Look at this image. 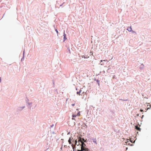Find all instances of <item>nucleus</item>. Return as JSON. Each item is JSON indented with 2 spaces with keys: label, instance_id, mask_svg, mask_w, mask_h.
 <instances>
[{
  "label": "nucleus",
  "instance_id": "1",
  "mask_svg": "<svg viewBox=\"0 0 151 151\" xmlns=\"http://www.w3.org/2000/svg\"><path fill=\"white\" fill-rule=\"evenodd\" d=\"M77 151H89V150L87 148L84 147V146L82 145L81 146V150H78Z\"/></svg>",
  "mask_w": 151,
  "mask_h": 151
},
{
  "label": "nucleus",
  "instance_id": "2",
  "mask_svg": "<svg viewBox=\"0 0 151 151\" xmlns=\"http://www.w3.org/2000/svg\"><path fill=\"white\" fill-rule=\"evenodd\" d=\"M80 115V112L79 111V112H78L77 114H72V119L73 120H75V117H76L77 116H79Z\"/></svg>",
  "mask_w": 151,
  "mask_h": 151
},
{
  "label": "nucleus",
  "instance_id": "3",
  "mask_svg": "<svg viewBox=\"0 0 151 151\" xmlns=\"http://www.w3.org/2000/svg\"><path fill=\"white\" fill-rule=\"evenodd\" d=\"M78 142H79V144L78 145H80L79 142H81V146H82V145H83V146H84V145H85L84 143L83 142L81 139V137H79V138Z\"/></svg>",
  "mask_w": 151,
  "mask_h": 151
},
{
  "label": "nucleus",
  "instance_id": "4",
  "mask_svg": "<svg viewBox=\"0 0 151 151\" xmlns=\"http://www.w3.org/2000/svg\"><path fill=\"white\" fill-rule=\"evenodd\" d=\"M135 129H136L137 130H138V131H140V129H141L140 128H139V127H138L137 126H135Z\"/></svg>",
  "mask_w": 151,
  "mask_h": 151
},
{
  "label": "nucleus",
  "instance_id": "5",
  "mask_svg": "<svg viewBox=\"0 0 151 151\" xmlns=\"http://www.w3.org/2000/svg\"><path fill=\"white\" fill-rule=\"evenodd\" d=\"M127 29L129 32L132 31V30L131 26L129 28H127Z\"/></svg>",
  "mask_w": 151,
  "mask_h": 151
},
{
  "label": "nucleus",
  "instance_id": "6",
  "mask_svg": "<svg viewBox=\"0 0 151 151\" xmlns=\"http://www.w3.org/2000/svg\"><path fill=\"white\" fill-rule=\"evenodd\" d=\"M82 90H80L78 92H77V94L79 95H80V93L81 92Z\"/></svg>",
  "mask_w": 151,
  "mask_h": 151
},
{
  "label": "nucleus",
  "instance_id": "7",
  "mask_svg": "<svg viewBox=\"0 0 151 151\" xmlns=\"http://www.w3.org/2000/svg\"><path fill=\"white\" fill-rule=\"evenodd\" d=\"M72 140V139H71V138H70L68 141V142L70 144H71V140Z\"/></svg>",
  "mask_w": 151,
  "mask_h": 151
},
{
  "label": "nucleus",
  "instance_id": "8",
  "mask_svg": "<svg viewBox=\"0 0 151 151\" xmlns=\"http://www.w3.org/2000/svg\"><path fill=\"white\" fill-rule=\"evenodd\" d=\"M93 142L96 143V144H97L96 141V139H95L93 141Z\"/></svg>",
  "mask_w": 151,
  "mask_h": 151
},
{
  "label": "nucleus",
  "instance_id": "9",
  "mask_svg": "<svg viewBox=\"0 0 151 151\" xmlns=\"http://www.w3.org/2000/svg\"><path fill=\"white\" fill-rule=\"evenodd\" d=\"M67 39L66 37L65 36H64V41L65 40Z\"/></svg>",
  "mask_w": 151,
  "mask_h": 151
},
{
  "label": "nucleus",
  "instance_id": "10",
  "mask_svg": "<svg viewBox=\"0 0 151 151\" xmlns=\"http://www.w3.org/2000/svg\"><path fill=\"white\" fill-rule=\"evenodd\" d=\"M81 139H82V140L83 142V141H84V142H85V141L84 140V139H83V138L82 139L81 138Z\"/></svg>",
  "mask_w": 151,
  "mask_h": 151
},
{
  "label": "nucleus",
  "instance_id": "11",
  "mask_svg": "<svg viewBox=\"0 0 151 151\" xmlns=\"http://www.w3.org/2000/svg\"><path fill=\"white\" fill-rule=\"evenodd\" d=\"M64 36H66V35L65 34V32H64Z\"/></svg>",
  "mask_w": 151,
  "mask_h": 151
},
{
  "label": "nucleus",
  "instance_id": "12",
  "mask_svg": "<svg viewBox=\"0 0 151 151\" xmlns=\"http://www.w3.org/2000/svg\"><path fill=\"white\" fill-rule=\"evenodd\" d=\"M55 31H56V32L57 33H58V30H57V29H56L55 30Z\"/></svg>",
  "mask_w": 151,
  "mask_h": 151
},
{
  "label": "nucleus",
  "instance_id": "13",
  "mask_svg": "<svg viewBox=\"0 0 151 151\" xmlns=\"http://www.w3.org/2000/svg\"><path fill=\"white\" fill-rule=\"evenodd\" d=\"M97 82L99 84V80H97Z\"/></svg>",
  "mask_w": 151,
  "mask_h": 151
},
{
  "label": "nucleus",
  "instance_id": "14",
  "mask_svg": "<svg viewBox=\"0 0 151 151\" xmlns=\"http://www.w3.org/2000/svg\"><path fill=\"white\" fill-rule=\"evenodd\" d=\"M77 141L76 140L75 141V144L77 145Z\"/></svg>",
  "mask_w": 151,
  "mask_h": 151
},
{
  "label": "nucleus",
  "instance_id": "15",
  "mask_svg": "<svg viewBox=\"0 0 151 151\" xmlns=\"http://www.w3.org/2000/svg\"><path fill=\"white\" fill-rule=\"evenodd\" d=\"M75 105V104H72V105L73 106H74Z\"/></svg>",
  "mask_w": 151,
  "mask_h": 151
},
{
  "label": "nucleus",
  "instance_id": "16",
  "mask_svg": "<svg viewBox=\"0 0 151 151\" xmlns=\"http://www.w3.org/2000/svg\"><path fill=\"white\" fill-rule=\"evenodd\" d=\"M54 126V125L52 124V125L51 126V127H52Z\"/></svg>",
  "mask_w": 151,
  "mask_h": 151
},
{
  "label": "nucleus",
  "instance_id": "17",
  "mask_svg": "<svg viewBox=\"0 0 151 151\" xmlns=\"http://www.w3.org/2000/svg\"><path fill=\"white\" fill-rule=\"evenodd\" d=\"M83 94H86V93H84V92H83Z\"/></svg>",
  "mask_w": 151,
  "mask_h": 151
},
{
  "label": "nucleus",
  "instance_id": "18",
  "mask_svg": "<svg viewBox=\"0 0 151 151\" xmlns=\"http://www.w3.org/2000/svg\"><path fill=\"white\" fill-rule=\"evenodd\" d=\"M140 111L142 112V111H143V110H142V109H140Z\"/></svg>",
  "mask_w": 151,
  "mask_h": 151
},
{
  "label": "nucleus",
  "instance_id": "19",
  "mask_svg": "<svg viewBox=\"0 0 151 151\" xmlns=\"http://www.w3.org/2000/svg\"><path fill=\"white\" fill-rule=\"evenodd\" d=\"M1 77H0V82H1Z\"/></svg>",
  "mask_w": 151,
  "mask_h": 151
},
{
  "label": "nucleus",
  "instance_id": "20",
  "mask_svg": "<svg viewBox=\"0 0 151 151\" xmlns=\"http://www.w3.org/2000/svg\"><path fill=\"white\" fill-rule=\"evenodd\" d=\"M104 61H107V60H104Z\"/></svg>",
  "mask_w": 151,
  "mask_h": 151
},
{
  "label": "nucleus",
  "instance_id": "21",
  "mask_svg": "<svg viewBox=\"0 0 151 151\" xmlns=\"http://www.w3.org/2000/svg\"><path fill=\"white\" fill-rule=\"evenodd\" d=\"M90 53H91V54H92H92H93V53H92V52H90Z\"/></svg>",
  "mask_w": 151,
  "mask_h": 151
},
{
  "label": "nucleus",
  "instance_id": "22",
  "mask_svg": "<svg viewBox=\"0 0 151 151\" xmlns=\"http://www.w3.org/2000/svg\"><path fill=\"white\" fill-rule=\"evenodd\" d=\"M90 53H91V54H92H92H93V53H92V52H90Z\"/></svg>",
  "mask_w": 151,
  "mask_h": 151
},
{
  "label": "nucleus",
  "instance_id": "23",
  "mask_svg": "<svg viewBox=\"0 0 151 151\" xmlns=\"http://www.w3.org/2000/svg\"><path fill=\"white\" fill-rule=\"evenodd\" d=\"M103 61V60H101V62H102Z\"/></svg>",
  "mask_w": 151,
  "mask_h": 151
},
{
  "label": "nucleus",
  "instance_id": "24",
  "mask_svg": "<svg viewBox=\"0 0 151 151\" xmlns=\"http://www.w3.org/2000/svg\"><path fill=\"white\" fill-rule=\"evenodd\" d=\"M143 116H143V115L142 116V118L143 117Z\"/></svg>",
  "mask_w": 151,
  "mask_h": 151
},
{
  "label": "nucleus",
  "instance_id": "25",
  "mask_svg": "<svg viewBox=\"0 0 151 151\" xmlns=\"http://www.w3.org/2000/svg\"><path fill=\"white\" fill-rule=\"evenodd\" d=\"M149 107H148V108H147V109H149Z\"/></svg>",
  "mask_w": 151,
  "mask_h": 151
}]
</instances>
